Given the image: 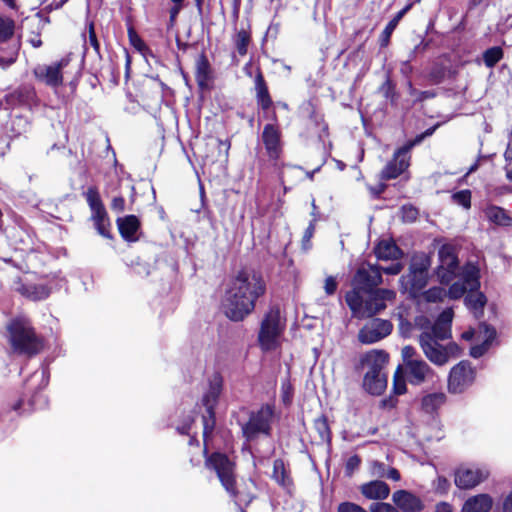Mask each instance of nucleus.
<instances>
[{
	"instance_id": "1",
	"label": "nucleus",
	"mask_w": 512,
	"mask_h": 512,
	"mask_svg": "<svg viewBox=\"0 0 512 512\" xmlns=\"http://www.w3.org/2000/svg\"><path fill=\"white\" fill-rule=\"evenodd\" d=\"M266 292V284L259 272L242 269L230 281L225 291L222 308L232 321H242L251 314L256 301Z\"/></svg>"
},
{
	"instance_id": "2",
	"label": "nucleus",
	"mask_w": 512,
	"mask_h": 512,
	"mask_svg": "<svg viewBox=\"0 0 512 512\" xmlns=\"http://www.w3.org/2000/svg\"><path fill=\"white\" fill-rule=\"evenodd\" d=\"M366 293L365 299L359 291H349L345 295L346 303L356 318L373 317L386 309L387 303H393L396 299V292L391 289L376 288Z\"/></svg>"
},
{
	"instance_id": "3",
	"label": "nucleus",
	"mask_w": 512,
	"mask_h": 512,
	"mask_svg": "<svg viewBox=\"0 0 512 512\" xmlns=\"http://www.w3.org/2000/svg\"><path fill=\"white\" fill-rule=\"evenodd\" d=\"M204 442L205 466L216 473L221 485L238 504H249L253 495L243 494L236 489L235 463L221 452H213L208 455L207 439H204Z\"/></svg>"
},
{
	"instance_id": "4",
	"label": "nucleus",
	"mask_w": 512,
	"mask_h": 512,
	"mask_svg": "<svg viewBox=\"0 0 512 512\" xmlns=\"http://www.w3.org/2000/svg\"><path fill=\"white\" fill-rule=\"evenodd\" d=\"M421 330L418 336V343L423 354L432 364L444 366L452 358L460 356L461 349L458 344L455 342L442 343L450 338H440L438 332L423 326Z\"/></svg>"
},
{
	"instance_id": "5",
	"label": "nucleus",
	"mask_w": 512,
	"mask_h": 512,
	"mask_svg": "<svg viewBox=\"0 0 512 512\" xmlns=\"http://www.w3.org/2000/svg\"><path fill=\"white\" fill-rule=\"evenodd\" d=\"M8 331L10 343L15 352L31 356L41 351L42 342L27 319L13 320L8 326Z\"/></svg>"
},
{
	"instance_id": "6",
	"label": "nucleus",
	"mask_w": 512,
	"mask_h": 512,
	"mask_svg": "<svg viewBox=\"0 0 512 512\" xmlns=\"http://www.w3.org/2000/svg\"><path fill=\"white\" fill-rule=\"evenodd\" d=\"M430 266L431 259L427 254L421 253L413 256L409 272L399 279L402 291L409 292L411 296H416L428 283Z\"/></svg>"
},
{
	"instance_id": "7",
	"label": "nucleus",
	"mask_w": 512,
	"mask_h": 512,
	"mask_svg": "<svg viewBox=\"0 0 512 512\" xmlns=\"http://www.w3.org/2000/svg\"><path fill=\"white\" fill-rule=\"evenodd\" d=\"M285 322L278 307H271L265 314L258 335L261 348L265 351L274 350L279 346L280 337L284 331Z\"/></svg>"
},
{
	"instance_id": "8",
	"label": "nucleus",
	"mask_w": 512,
	"mask_h": 512,
	"mask_svg": "<svg viewBox=\"0 0 512 512\" xmlns=\"http://www.w3.org/2000/svg\"><path fill=\"white\" fill-rule=\"evenodd\" d=\"M223 379L218 373L209 378V387L202 398V404L206 408L207 415L203 416V438L206 440L215 426L214 408L222 392Z\"/></svg>"
},
{
	"instance_id": "9",
	"label": "nucleus",
	"mask_w": 512,
	"mask_h": 512,
	"mask_svg": "<svg viewBox=\"0 0 512 512\" xmlns=\"http://www.w3.org/2000/svg\"><path fill=\"white\" fill-rule=\"evenodd\" d=\"M460 280L454 282L447 291L450 299H459L467 291L473 292L480 287V269L472 262L466 263L459 274Z\"/></svg>"
},
{
	"instance_id": "10",
	"label": "nucleus",
	"mask_w": 512,
	"mask_h": 512,
	"mask_svg": "<svg viewBox=\"0 0 512 512\" xmlns=\"http://www.w3.org/2000/svg\"><path fill=\"white\" fill-rule=\"evenodd\" d=\"M438 266L436 275L442 284H449L457 275H459V262L455 247L450 244H444L438 251Z\"/></svg>"
},
{
	"instance_id": "11",
	"label": "nucleus",
	"mask_w": 512,
	"mask_h": 512,
	"mask_svg": "<svg viewBox=\"0 0 512 512\" xmlns=\"http://www.w3.org/2000/svg\"><path fill=\"white\" fill-rule=\"evenodd\" d=\"M85 197L92 211L91 219L97 232L105 238H110V222L98 190L95 187H89Z\"/></svg>"
},
{
	"instance_id": "12",
	"label": "nucleus",
	"mask_w": 512,
	"mask_h": 512,
	"mask_svg": "<svg viewBox=\"0 0 512 512\" xmlns=\"http://www.w3.org/2000/svg\"><path fill=\"white\" fill-rule=\"evenodd\" d=\"M273 410L269 405L262 406L250 414L249 420L242 425V433L247 440L256 438L259 434H269Z\"/></svg>"
},
{
	"instance_id": "13",
	"label": "nucleus",
	"mask_w": 512,
	"mask_h": 512,
	"mask_svg": "<svg viewBox=\"0 0 512 512\" xmlns=\"http://www.w3.org/2000/svg\"><path fill=\"white\" fill-rule=\"evenodd\" d=\"M475 380V370L468 361H461L452 367L448 377V390L458 394L465 391Z\"/></svg>"
},
{
	"instance_id": "14",
	"label": "nucleus",
	"mask_w": 512,
	"mask_h": 512,
	"mask_svg": "<svg viewBox=\"0 0 512 512\" xmlns=\"http://www.w3.org/2000/svg\"><path fill=\"white\" fill-rule=\"evenodd\" d=\"M382 283L380 267L377 265L361 266L353 277L351 291H359V294L375 290Z\"/></svg>"
},
{
	"instance_id": "15",
	"label": "nucleus",
	"mask_w": 512,
	"mask_h": 512,
	"mask_svg": "<svg viewBox=\"0 0 512 512\" xmlns=\"http://www.w3.org/2000/svg\"><path fill=\"white\" fill-rule=\"evenodd\" d=\"M392 329L390 321L374 318L360 329L358 339L363 344H373L388 336Z\"/></svg>"
},
{
	"instance_id": "16",
	"label": "nucleus",
	"mask_w": 512,
	"mask_h": 512,
	"mask_svg": "<svg viewBox=\"0 0 512 512\" xmlns=\"http://www.w3.org/2000/svg\"><path fill=\"white\" fill-rule=\"evenodd\" d=\"M410 150L404 145L397 149L393 158L385 165L381 171V179H395L401 175L410 165Z\"/></svg>"
},
{
	"instance_id": "17",
	"label": "nucleus",
	"mask_w": 512,
	"mask_h": 512,
	"mask_svg": "<svg viewBox=\"0 0 512 512\" xmlns=\"http://www.w3.org/2000/svg\"><path fill=\"white\" fill-rule=\"evenodd\" d=\"M68 65L65 59L51 65H37L34 70V76L39 81L50 87H58L63 82L62 69Z\"/></svg>"
},
{
	"instance_id": "18",
	"label": "nucleus",
	"mask_w": 512,
	"mask_h": 512,
	"mask_svg": "<svg viewBox=\"0 0 512 512\" xmlns=\"http://www.w3.org/2000/svg\"><path fill=\"white\" fill-rule=\"evenodd\" d=\"M489 473L478 467H460L455 473V484L460 489H471L483 482Z\"/></svg>"
},
{
	"instance_id": "19",
	"label": "nucleus",
	"mask_w": 512,
	"mask_h": 512,
	"mask_svg": "<svg viewBox=\"0 0 512 512\" xmlns=\"http://www.w3.org/2000/svg\"><path fill=\"white\" fill-rule=\"evenodd\" d=\"M408 381L412 385H420L434 377V370L422 358L409 362L405 366Z\"/></svg>"
},
{
	"instance_id": "20",
	"label": "nucleus",
	"mask_w": 512,
	"mask_h": 512,
	"mask_svg": "<svg viewBox=\"0 0 512 512\" xmlns=\"http://www.w3.org/2000/svg\"><path fill=\"white\" fill-rule=\"evenodd\" d=\"M281 133L280 130L273 124L265 125L262 132V141L269 158L278 159L281 154Z\"/></svg>"
},
{
	"instance_id": "21",
	"label": "nucleus",
	"mask_w": 512,
	"mask_h": 512,
	"mask_svg": "<svg viewBox=\"0 0 512 512\" xmlns=\"http://www.w3.org/2000/svg\"><path fill=\"white\" fill-rule=\"evenodd\" d=\"M396 508L403 512H420L424 505L421 499L407 490H397L392 495Z\"/></svg>"
},
{
	"instance_id": "22",
	"label": "nucleus",
	"mask_w": 512,
	"mask_h": 512,
	"mask_svg": "<svg viewBox=\"0 0 512 512\" xmlns=\"http://www.w3.org/2000/svg\"><path fill=\"white\" fill-rule=\"evenodd\" d=\"M388 363V354L383 350H371L363 354L360 358V364L365 373H384L383 369Z\"/></svg>"
},
{
	"instance_id": "23",
	"label": "nucleus",
	"mask_w": 512,
	"mask_h": 512,
	"mask_svg": "<svg viewBox=\"0 0 512 512\" xmlns=\"http://www.w3.org/2000/svg\"><path fill=\"white\" fill-rule=\"evenodd\" d=\"M8 99L13 105L24 106L29 109L38 105L35 89L30 85L20 86L8 96Z\"/></svg>"
},
{
	"instance_id": "24",
	"label": "nucleus",
	"mask_w": 512,
	"mask_h": 512,
	"mask_svg": "<svg viewBox=\"0 0 512 512\" xmlns=\"http://www.w3.org/2000/svg\"><path fill=\"white\" fill-rule=\"evenodd\" d=\"M362 495L370 500H384L389 496V486L380 480H373L368 483H364L360 487Z\"/></svg>"
},
{
	"instance_id": "25",
	"label": "nucleus",
	"mask_w": 512,
	"mask_h": 512,
	"mask_svg": "<svg viewBox=\"0 0 512 512\" xmlns=\"http://www.w3.org/2000/svg\"><path fill=\"white\" fill-rule=\"evenodd\" d=\"M453 316V310L451 308H447L438 316L437 320L433 324L428 323L425 327L438 332L440 338H451V324Z\"/></svg>"
},
{
	"instance_id": "26",
	"label": "nucleus",
	"mask_w": 512,
	"mask_h": 512,
	"mask_svg": "<svg viewBox=\"0 0 512 512\" xmlns=\"http://www.w3.org/2000/svg\"><path fill=\"white\" fill-rule=\"evenodd\" d=\"M493 499L488 494H477L469 497L463 504L461 512H489Z\"/></svg>"
},
{
	"instance_id": "27",
	"label": "nucleus",
	"mask_w": 512,
	"mask_h": 512,
	"mask_svg": "<svg viewBox=\"0 0 512 512\" xmlns=\"http://www.w3.org/2000/svg\"><path fill=\"white\" fill-rule=\"evenodd\" d=\"M363 387L372 395H380L387 387V375L385 373H365Z\"/></svg>"
},
{
	"instance_id": "28",
	"label": "nucleus",
	"mask_w": 512,
	"mask_h": 512,
	"mask_svg": "<svg viewBox=\"0 0 512 512\" xmlns=\"http://www.w3.org/2000/svg\"><path fill=\"white\" fill-rule=\"evenodd\" d=\"M117 225L121 236L127 241H136V233L140 223L136 216L128 215L117 219Z\"/></svg>"
},
{
	"instance_id": "29",
	"label": "nucleus",
	"mask_w": 512,
	"mask_h": 512,
	"mask_svg": "<svg viewBox=\"0 0 512 512\" xmlns=\"http://www.w3.org/2000/svg\"><path fill=\"white\" fill-rule=\"evenodd\" d=\"M376 257L379 260H398L402 256L401 250L391 240L383 239L374 248Z\"/></svg>"
},
{
	"instance_id": "30",
	"label": "nucleus",
	"mask_w": 512,
	"mask_h": 512,
	"mask_svg": "<svg viewBox=\"0 0 512 512\" xmlns=\"http://www.w3.org/2000/svg\"><path fill=\"white\" fill-rule=\"evenodd\" d=\"M195 77L201 89L208 88L211 81V68L207 57L201 54L196 60Z\"/></svg>"
},
{
	"instance_id": "31",
	"label": "nucleus",
	"mask_w": 512,
	"mask_h": 512,
	"mask_svg": "<svg viewBox=\"0 0 512 512\" xmlns=\"http://www.w3.org/2000/svg\"><path fill=\"white\" fill-rule=\"evenodd\" d=\"M19 292L33 301H40L46 299L50 295L51 288L43 283L25 284L19 288Z\"/></svg>"
},
{
	"instance_id": "32",
	"label": "nucleus",
	"mask_w": 512,
	"mask_h": 512,
	"mask_svg": "<svg viewBox=\"0 0 512 512\" xmlns=\"http://www.w3.org/2000/svg\"><path fill=\"white\" fill-rule=\"evenodd\" d=\"M486 218L498 226H512V217L508 215L505 209L499 206H489L484 210Z\"/></svg>"
},
{
	"instance_id": "33",
	"label": "nucleus",
	"mask_w": 512,
	"mask_h": 512,
	"mask_svg": "<svg viewBox=\"0 0 512 512\" xmlns=\"http://www.w3.org/2000/svg\"><path fill=\"white\" fill-rule=\"evenodd\" d=\"M272 478L284 489L290 491L292 480L288 475L285 464L282 459H276L273 463Z\"/></svg>"
},
{
	"instance_id": "34",
	"label": "nucleus",
	"mask_w": 512,
	"mask_h": 512,
	"mask_svg": "<svg viewBox=\"0 0 512 512\" xmlns=\"http://www.w3.org/2000/svg\"><path fill=\"white\" fill-rule=\"evenodd\" d=\"M255 89H256V98L258 105L267 110L272 105V100L268 92V88L264 81L262 74H258L255 78Z\"/></svg>"
},
{
	"instance_id": "35",
	"label": "nucleus",
	"mask_w": 512,
	"mask_h": 512,
	"mask_svg": "<svg viewBox=\"0 0 512 512\" xmlns=\"http://www.w3.org/2000/svg\"><path fill=\"white\" fill-rule=\"evenodd\" d=\"M465 304L470 310L474 312L475 316L478 317L479 314H482L483 312V308L486 304V297L483 293L476 290L470 292L465 297Z\"/></svg>"
},
{
	"instance_id": "36",
	"label": "nucleus",
	"mask_w": 512,
	"mask_h": 512,
	"mask_svg": "<svg viewBox=\"0 0 512 512\" xmlns=\"http://www.w3.org/2000/svg\"><path fill=\"white\" fill-rule=\"evenodd\" d=\"M446 401V395L442 392L431 393L422 398V408L427 413H432L440 408Z\"/></svg>"
},
{
	"instance_id": "37",
	"label": "nucleus",
	"mask_w": 512,
	"mask_h": 512,
	"mask_svg": "<svg viewBox=\"0 0 512 512\" xmlns=\"http://www.w3.org/2000/svg\"><path fill=\"white\" fill-rule=\"evenodd\" d=\"M410 6H406L405 8H403L402 10H400L392 20H390L388 22V24L386 25V27L384 28L383 32L381 33V36H380V45L382 47H386L388 44H389V41H390V37L393 33V31L395 30V28L397 27L399 21L401 20V18L405 15V13L409 10Z\"/></svg>"
},
{
	"instance_id": "38",
	"label": "nucleus",
	"mask_w": 512,
	"mask_h": 512,
	"mask_svg": "<svg viewBox=\"0 0 512 512\" xmlns=\"http://www.w3.org/2000/svg\"><path fill=\"white\" fill-rule=\"evenodd\" d=\"M447 296L445 288L440 286H434L423 292L422 297L427 303H438L442 302Z\"/></svg>"
},
{
	"instance_id": "39",
	"label": "nucleus",
	"mask_w": 512,
	"mask_h": 512,
	"mask_svg": "<svg viewBox=\"0 0 512 512\" xmlns=\"http://www.w3.org/2000/svg\"><path fill=\"white\" fill-rule=\"evenodd\" d=\"M249 42H250V34L245 29L239 30L236 33V35L234 36V44L236 46L238 53L241 56H244L247 54Z\"/></svg>"
},
{
	"instance_id": "40",
	"label": "nucleus",
	"mask_w": 512,
	"mask_h": 512,
	"mask_svg": "<svg viewBox=\"0 0 512 512\" xmlns=\"http://www.w3.org/2000/svg\"><path fill=\"white\" fill-rule=\"evenodd\" d=\"M15 29V22L8 18L0 16V43L12 38Z\"/></svg>"
},
{
	"instance_id": "41",
	"label": "nucleus",
	"mask_w": 512,
	"mask_h": 512,
	"mask_svg": "<svg viewBox=\"0 0 512 512\" xmlns=\"http://www.w3.org/2000/svg\"><path fill=\"white\" fill-rule=\"evenodd\" d=\"M314 427L316 431L319 434V437L324 442H329L331 435H330V428L327 422L326 417L321 416L315 419L314 421Z\"/></svg>"
},
{
	"instance_id": "42",
	"label": "nucleus",
	"mask_w": 512,
	"mask_h": 512,
	"mask_svg": "<svg viewBox=\"0 0 512 512\" xmlns=\"http://www.w3.org/2000/svg\"><path fill=\"white\" fill-rule=\"evenodd\" d=\"M478 332L480 336L483 338L482 342L487 343V345L491 346L492 342L496 338L495 328L483 322L479 324Z\"/></svg>"
},
{
	"instance_id": "43",
	"label": "nucleus",
	"mask_w": 512,
	"mask_h": 512,
	"mask_svg": "<svg viewBox=\"0 0 512 512\" xmlns=\"http://www.w3.org/2000/svg\"><path fill=\"white\" fill-rule=\"evenodd\" d=\"M502 50L499 47H493L488 49L484 53V62L486 66L492 67L494 66L501 58H502Z\"/></svg>"
},
{
	"instance_id": "44",
	"label": "nucleus",
	"mask_w": 512,
	"mask_h": 512,
	"mask_svg": "<svg viewBox=\"0 0 512 512\" xmlns=\"http://www.w3.org/2000/svg\"><path fill=\"white\" fill-rule=\"evenodd\" d=\"M393 391L397 395H402L406 392V381L402 374L401 367H398L394 374Z\"/></svg>"
},
{
	"instance_id": "45",
	"label": "nucleus",
	"mask_w": 512,
	"mask_h": 512,
	"mask_svg": "<svg viewBox=\"0 0 512 512\" xmlns=\"http://www.w3.org/2000/svg\"><path fill=\"white\" fill-rule=\"evenodd\" d=\"M453 201L465 209L471 206V192L469 190H461L452 195Z\"/></svg>"
},
{
	"instance_id": "46",
	"label": "nucleus",
	"mask_w": 512,
	"mask_h": 512,
	"mask_svg": "<svg viewBox=\"0 0 512 512\" xmlns=\"http://www.w3.org/2000/svg\"><path fill=\"white\" fill-rule=\"evenodd\" d=\"M408 92L412 97H415V101H424L426 99L434 98L436 93L434 91H418L416 90L411 81H408Z\"/></svg>"
},
{
	"instance_id": "47",
	"label": "nucleus",
	"mask_w": 512,
	"mask_h": 512,
	"mask_svg": "<svg viewBox=\"0 0 512 512\" xmlns=\"http://www.w3.org/2000/svg\"><path fill=\"white\" fill-rule=\"evenodd\" d=\"M401 355L404 362V366H407L410 361L413 362L418 359H421V357L417 354L416 349L410 345L404 346L402 348Z\"/></svg>"
},
{
	"instance_id": "48",
	"label": "nucleus",
	"mask_w": 512,
	"mask_h": 512,
	"mask_svg": "<svg viewBox=\"0 0 512 512\" xmlns=\"http://www.w3.org/2000/svg\"><path fill=\"white\" fill-rule=\"evenodd\" d=\"M316 221H317L316 218L312 219L304 232V235L302 238V245H303L304 249L310 248V240L313 237L314 232H315V222Z\"/></svg>"
},
{
	"instance_id": "49",
	"label": "nucleus",
	"mask_w": 512,
	"mask_h": 512,
	"mask_svg": "<svg viewBox=\"0 0 512 512\" xmlns=\"http://www.w3.org/2000/svg\"><path fill=\"white\" fill-rule=\"evenodd\" d=\"M337 512H367L360 505L353 502H342L337 507Z\"/></svg>"
},
{
	"instance_id": "50",
	"label": "nucleus",
	"mask_w": 512,
	"mask_h": 512,
	"mask_svg": "<svg viewBox=\"0 0 512 512\" xmlns=\"http://www.w3.org/2000/svg\"><path fill=\"white\" fill-rule=\"evenodd\" d=\"M370 512H399L398 509L386 502H376L370 505Z\"/></svg>"
},
{
	"instance_id": "51",
	"label": "nucleus",
	"mask_w": 512,
	"mask_h": 512,
	"mask_svg": "<svg viewBox=\"0 0 512 512\" xmlns=\"http://www.w3.org/2000/svg\"><path fill=\"white\" fill-rule=\"evenodd\" d=\"M386 470V465L379 461H373L370 465V472L375 477L384 478Z\"/></svg>"
},
{
	"instance_id": "52",
	"label": "nucleus",
	"mask_w": 512,
	"mask_h": 512,
	"mask_svg": "<svg viewBox=\"0 0 512 512\" xmlns=\"http://www.w3.org/2000/svg\"><path fill=\"white\" fill-rule=\"evenodd\" d=\"M434 131H435V127H432V128L427 129V130H426L425 132H423L422 134L417 135L413 140H411V141L407 142V143L405 144V146H406L409 150H411L414 146H416V145L420 144V143L424 140V138H425V137H427V136H431V135L434 133Z\"/></svg>"
},
{
	"instance_id": "53",
	"label": "nucleus",
	"mask_w": 512,
	"mask_h": 512,
	"mask_svg": "<svg viewBox=\"0 0 512 512\" xmlns=\"http://www.w3.org/2000/svg\"><path fill=\"white\" fill-rule=\"evenodd\" d=\"M18 54V47L14 46V48L11 50L10 55L8 57H0V66L3 69L8 68L11 66L17 59Z\"/></svg>"
},
{
	"instance_id": "54",
	"label": "nucleus",
	"mask_w": 512,
	"mask_h": 512,
	"mask_svg": "<svg viewBox=\"0 0 512 512\" xmlns=\"http://www.w3.org/2000/svg\"><path fill=\"white\" fill-rule=\"evenodd\" d=\"M360 462H361V460L358 455H353V456L349 457L346 462V466H345L346 474L349 476L352 475L353 472L356 469H358Z\"/></svg>"
},
{
	"instance_id": "55",
	"label": "nucleus",
	"mask_w": 512,
	"mask_h": 512,
	"mask_svg": "<svg viewBox=\"0 0 512 512\" xmlns=\"http://www.w3.org/2000/svg\"><path fill=\"white\" fill-rule=\"evenodd\" d=\"M489 348L490 346L487 345V343L482 342L481 344L475 345L471 348L470 355L473 358H479L483 356L488 351Z\"/></svg>"
},
{
	"instance_id": "56",
	"label": "nucleus",
	"mask_w": 512,
	"mask_h": 512,
	"mask_svg": "<svg viewBox=\"0 0 512 512\" xmlns=\"http://www.w3.org/2000/svg\"><path fill=\"white\" fill-rule=\"evenodd\" d=\"M337 281L333 276H329L325 279L324 290L327 295H333L337 290Z\"/></svg>"
},
{
	"instance_id": "57",
	"label": "nucleus",
	"mask_w": 512,
	"mask_h": 512,
	"mask_svg": "<svg viewBox=\"0 0 512 512\" xmlns=\"http://www.w3.org/2000/svg\"><path fill=\"white\" fill-rule=\"evenodd\" d=\"M402 269H403L402 264L399 262H396V263H392L391 265H389L387 267H380V272H384L389 275H397L401 272Z\"/></svg>"
},
{
	"instance_id": "58",
	"label": "nucleus",
	"mask_w": 512,
	"mask_h": 512,
	"mask_svg": "<svg viewBox=\"0 0 512 512\" xmlns=\"http://www.w3.org/2000/svg\"><path fill=\"white\" fill-rule=\"evenodd\" d=\"M403 218L407 221H413L417 217V210L413 207L404 206L402 208Z\"/></svg>"
},
{
	"instance_id": "59",
	"label": "nucleus",
	"mask_w": 512,
	"mask_h": 512,
	"mask_svg": "<svg viewBox=\"0 0 512 512\" xmlns=\"http://www.w3.org/2000/svg\"><path fill=\"white\" fill-rule=\"evenodd\" d=\"M111 208L117 212H122L125 208V200L123 197H114L111 203Z\"/></svg>"
},
{
	"instance_id": "60",
	"label": "nucleus",
	"mask_w": 512,
	"mask_h": 512,
	"mask_svg": "<svg viewBox=\"0 0 512 512\" xmlns=\"http://www.w3.org/2000/svg\"><path fill=\"white\" fill-rule=\"evenodd\" d=\"M502 510L503 512H512V492L505 497L502 504Z\"/></svg>"
},
{
	"instance_id": "61",
	"label": "nucleus",
	"mask_w": 512,
	"mask_h": 512,
	"mask_svg": "<svg viewBox=\"0 0 512 512\" xmlns=\"http://www.w3.org/2000/svg\"><path fill=\"white\" fill-rule=\"evenodd\" d=\"M385 477L388 478V479H391L393 481H399L400 478H401L399 471L397 469H395V468L387 469Z\"/></svg>"
},
{
	"instance_id": "62",
	"label": "nucleus",
	"mask_w": 512,
	"mask_h": 512,
	"mask_svg": "<svg viewBox=\"0 0 512 512\" xmlns=\"http://www.w3.org/2000/svg\"><path fill=\"white\" fill-rule=\"evenodd\" d=\"M129 37H130L131 43L136 48H140L143 45L141 39L135 34V32L132 29L129 30Z\"/></svg>"
},
{
	"instance_id": "63",
	"label": "nucleus",
	"mask_w": 512,
	"mask_h": 512,
	"mask_svg": "<svg viewBox=\"0 0 512 512\" xmlns=\"http://www.w3.org/2000/svg\"><path fill=\"white\" fill-rule=\"evenodd\" d=\"M505 161L508 163L512 162V136H510L507 148L504 153Z\"/></svg>"
},
{
	"instance_id": "64",
	"label": "nucleus",
	"mask_w": 512,
	"mask_h": 512,
	"mask_svg": "<svg viewBox=\"0 0 512 512\" xmlns=\"http://www.w3.org/2000/svg\"><path fill=\"white\" fill-rule=\"evenodd\" d=\"M435 512H452V507L446 502H442L436 505Z\"/></svg>"
}]
</instances>
